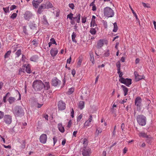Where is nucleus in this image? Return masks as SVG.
<instances>
[{
  "mask_svg": "<svg viewBox=\"0 0 156 156\" xmlns=\"http://www.w3.org/2000/svg\"><path fill=\"white\" fill-rule=\"evenodd\" d=\"M23 66L26 69L25 71L28 73H31L30 69V65L29 64H25L23 65Z\"/></svg>",
  "mask_w": 156,
  "mask_h": 156,
  "instance_id": "nucleus-16",
  "label": "nucleus"
},
{
  "mask_svg": "<svg viewBox=\"0 0 156 156\" xmlns=\"http://www.w3.org/2000/svg\"><path fill=\"white\" fill-rule=\"evenodd\" d=\"M74 111L73 108H72V111L71 112L70 114H71V117L72 118L74 117Z\"/></svg>",
  "mask_w": 156,
  "mask_h": 156,
  "instance_id": "nucleus-55",
  "label": "nucleus"
},
{
  "mask_svg": "<svg viewBox=\"0 0 156 156\" xmlns=\"http://www.w3.org/2000/svg\"><path fill=\"white\" fill-rule=\"evenodd\" d=\"M15 100L16 99L15 98L12 97H10L9 98L8 101L10 104H11L15 102Z\"/></svg>",
  "mask_w": 156,
  "mask_h": 156,
  "instance_id": "nucleus-28",
  "label": "nucleus"
},
{
  "mask_svg": "<svg viewBox=\"0 0 156 156\" xmlns=\"http://www.w3.org/2000/svg\"><path fill=\"white\" fill-rule=\"evenodd\" d=\"M80 14L78 13L76 14V16L73 17V19H75L77 23H79L80 22Z\"/></svg>",
  "mask_w": 156,
  "mask_h": 156,
  "instance_id": "nucleus-22",
  "label": "nucleus"
},
{
  "mask_svg": "<svg viewBox=\"0 0 156 156\" xmlns=\"http://www.w3.org/2000/svg\"><path fill=\"white\" fill-rule=\"evenodd\" d=\"M44 83L40 80L34 81L33 83V87L36 91H40L42 89Z\"/></svg>",
  "mask_w": 156,
  "mask_h": 156,
  "instance_id": "nucleus-2",
  "label": "nucleus"
},
{
  "mask_svg": "<svg viewBox=\"0 0 156 156\" xmlns=\"http://www.w3.org/2000/svg\"><path fill=\"white\" fill-rule=\"evenodd\" d=\"M90 32L92 35H94L96 34V30L95 28H91L90 31Z\"/></svg>",
  "mask_w": 156,
  "mask_h": 156,
  "instance_id": "nucleus-37",
  "label": "nucleus"
},
{
  "mask_svg": "<svg viewBox=\"0 0 156 156\" xmlns=\"http://www.w3.org/2000/svg\"><path fill=\"white\" fill-rule=\"evenodd\" d=\"M44 5L45 6V9H48L53 7V5L52 3L49 1L47 2L46 4H44Z\"/></svg>",
  "mask_w": 156,
  "mask_h": 156,
  "instance_id": "nucleus-20",
  "label": "nucleus"
},
{
  "mask_svg": "<svg viewBox=\"0 0 156 156\" xmlns=\"http://www.w3.org/2000/svg\"><path fill=\"white\" fill-rule=\"evenodd\" d=\"M105 41H107L104 39H100L97 42L96 47L98 49L101 48L104 45Z\"/></svg>",
  "mask_w": 156,
  "mask_h": 156,
  "instance_id": "nucleus-13",
  "label": "nucleus"
},
{
  "mask_svg": "<svg viewBox=\"0 0 156 156\" xmlns=\"http://www.w3.org/2000/svg\"><path fill=\"white\" fill-rule=\"evenodd\" d=\"M146 138L147 139L146 141L148 144H151L153 140V139L152 137H149L148 136V137Z\"/></svg>",
  "mask_w": 156,
  "mask_h": 156,
  "instance_id": "nucleus-36",
  "label": "nucleus"
},
{
  "mask_svg": "<svg viewBox=\"0 0 156 156\" xmlns=\"http://www.w3.org/2000/svg\"><path fill=\"white\" fill-rule=\"evenodd\" d=\"M47 137L46 134H43L40 137V141L42 144H45L47 140Z\"/></svg>",
  "mask_w": 156,
  "mask_h": 156,
  "instance_id": "nucleus-11",
  "label": "nucleus"
},
{
  "mask_svg": "<svg viewBox=\"0 0 156 156\" xmlns=\"http://www.w3.org/2000/svg\"><path fill=\"white\" fill-rule=\"evenodd\" d=\"M105 16L108 17H112L114 15L113 10L111 8L108 7L105 8L104 9Z\"/></svg>",
  "mask_w": 156,
  "mask_h": 156,
  "instance_id": "nucleus-3",
  "label": "nucleus"
},
{
  "mask_svg": "<svg viewBox=\"0 0 156 156\" xmlns=\"http://www.w3.org/2000/svg\"><path fill=\"white\" fill-rule=\"evenodd\" d=\"M50 42L52 44H55L56 45H57V44L55 39L53 38H52L50 39Z\"/></svg>",
  "mask_w": 156,
  "mask_h": 156,
  "instance_id": "nucleus-43",
  "label": "nucleus"
},
{
  "mask_svg": "<svg viewBox=\"0 0 156 156\" xmlns=\"http://www.w3.org/2000/svg\"><path fill=\"white\" fill-rule=\"evenodd\" d=\"M17 15V14L16 13H14L12 14L10 16V18L13 19H14L16 17Z\"/></svg>",
  "mask_w": 156,
  "mask_h": 156,
  "instance_id": "nucleus-46",
  "label": "nucleus"
},
{
  "mask_svg": "<svg viewBox=\"0 0 156 156\" xmlns=\"http://www.w3.org/2000/svg\"><path fill=\"white\" fill-rule=\"evenodd\" d=\"M91 153V149L89 147H84L82 151V154L83 156H90Z\"/></svg>",
  "mask_w": 156,
  "mask_h": 156,
  "instance_id": "nucleus-6",
  "label": "nucleus"
},
{
  "mask_svg": "<svg viewBox=\"0 0 156 156\" xmlns=\"http://www.w3.org/2000/svg\"><path fill=\"white\" fill-rule=\"evenodd\" d=\"M3 9L5 13H8L9 12V7L3 8Z\"/></svg>",
  "mask_w": 156,
  "mask_h": 156,
  "instance_id": "nucleus-44",
  "label": "nucleus"
},
{
  "mask_svg": "<svg viewBox=\"0 0 156 156\" xmlns=\"http://www.w3.org/2000/svg\"><path fill=\"white\" fill-rule=\"evenodd\" d=\"M58 127L59 130L62 133L64 132L65 129L64 127L62 126V125L61 124H59L58 125Z\"/></svg>",
  "mask_w": 156,
  "mask_h": 156,
  "instance_id": "nucleus-24",
  "label": "nucleus"
},
{
  "mask_svg": "<svg viewBox=\"0 0 156 156\" xmlns=\"http://www.w3.org/2000/svg\"><path fill=\"white\" fill-rule=\"evenodd\" d=\"M58 52V49L56 48H52L50 51V54L52 57H54L56 56Z\"/></svg>",
  "mask_w": 156,
  "mask_h": 156,
  "instance_id": "nucleus-14",
  "label": "nucleus"
},
{
  "mask_svg": "<svg viewBox=\"0 0 156 156\" xmlns=\"http://www.w3.org/2000/svg\"><path fill=\"white\" fill-rule=\"evenodd\" d=\"M95 18L96 17L94 16L93 15L92 16L91 22L95 21Z\"/></svg>",
  "mask_w": 156,
  "mask_h": 156,
  "instance_id": "nucleus-63",
  "label": "nucleus"
},
{
  "mask_svg": "<svg viewBox=\"0 0 156 156\" xmlns=\"http://www.w3.org/2000/svg\"><path fill=\"white\" fill-rule=\"evenodd\" d=\"M32 4L33 6L34 7V9H37L38 8L39 5L40 3L38 2L36 0H34L32 1Z\"/></svg>",
  "mask_w": 156,
  "mask_h": 156,
  "instance_id": "nucleus-18",
  "label": "nucleus"
},
{
  "mask_svg": "<svg viewBox=\"0 0 156 156\" xmlns=\"http://www.w3.org/2000/svg\"><path fill=\"white\" fill-rule=\"evenodd\" d=\"M29 27L31 29H34L36 28V24L34 22L31 23Z\"/></svg>",
  "mask_w": 156,
  "mask_h": 156,
  "instance_id": "nucleus-31",
  "label": "nucleus"
},
{
  "mask_svg": "<svg viewBox=\"0 0 156 156\" xmlns=\"http://www.w3.org/2000/svg\"><path fill=\"white\" fill-rule=\"evenodd\" d=\"M116 66L117 68L118 73H119L120 72L121 64L119 61L118 62L116 63Z\"/></svg>",
  "mask_w": 156,
  "mask_h": 156,
  "instance_id": "nucleus-27",
  "label": "nucleus"
},
{
  "mask_svg": "<svg viewBox=\"0 0 156 156\" xmlns=\"http://www.w3.org/2000/svg\"><path fill=\"white\" fill-rule=\"evenodd\" d=\"M93 120V117L91 115H89V119L86 121L84 124V126H89V125L90 124L91 121Z\"/></svg>",
  "mask_w": 156,
  "mask_h": 156,
  "instance_id": "nucleus-15",
  "label": "nucleus"
},
{
  "mask_svg": "<svg viewBox=\"0 0 156 156\" xmlns=\"http://www.w3.org/2000/svg\"><path fill=\"white\" fill-rule=\"evenodd\" d=\"M139 136L140 137H141L143 138H147L148 135L145 133L143 132H140L139 134Z\"/></svg>",
  "mask_w": 156,
  "mask_h": 156,
  "instance_id": "nucleus-26",
  "label": "nucleus"
},
{
  "mask_svg": "<svg viewBox=\"0 0 156 156\" xmlns=\"http://www.w3.org/2000/svg\"><path fill=\"white\" fill-rule=\"evenodd\" d=\"M114 28L112 31L114 32H116L118 30V27L117 26V23L115 22L113 23Z\"/></svg>",
  "mask_w": 156,
  "mask_h": 156,
  "instance_id": "nucleus-29",
  "label": "nucleus"
},
{
  "mask_svg": "<svg viewBox=\"0 0 156 156\" xmlns=\"http://www.w3.org/2000/svg\"><path fill=\"white\" fill-rule=\"evenodd\" d=\"M81 141L83 142V144L84 146L85 147H86L88 141L87 139L84 138L83 140H81Z\"/></svg>",
  "mask_w": 156,
  "mask_h": 156,
  "instance_id": "nucleus-30",
  "label": "nucleus"
},
{
  "mask_svg": "<svg viewBox=\"0 0 156 156\" xmlns=\"http://www.w3.org/2000/svg\"><path fill=\"white\" fill-rule=\"evenodd\" d=\"M73 15L72 13H70L67 15V18H69L71 20H72L73 18Z\"/></svg>",
  "mask_w": 156,
  "mask_h": 156,
  "instance_id": "nucleus-41",
  "label": "nucleus"
},
{
  "mask_svg": "<svg viewBox=\"0 0 156 156\" xmlns=\"http://www.w3.org/2000/svg\"><path fill=\"white\" fill-rule=\"evenodd\" d=\"M82 22L83 23H85L87 21V17H83L82 18Z\"/></svg>",
  "mask_w": 156,
  "mask_h": 156,
  "instance_id": "nucleus-49",
  "label": "nucleus"
},
{
  "mask_svg": "<svg viewBox=\"0 0 156 156\" xmlns=\"http://www.w3.org/2000/svg\"><path fill=\"white\" fill-rule=\"evenodd\" d=\"M76 33L74 32H73L72 35V41L75 43H77V41L76 39H75V38L76 37Z\"/></svg>",
  "mask_w": 156,
  "mask_h": 156,
  "instance_id": "nucleus-23",
  "label": "nucleus"
},
{
  "mask_svg": "<svg viewBox=\"0 0 156 156\" xmlns=\"http://www.w3.org/2000/svg\"><path fill=\"white\" fill-rule=\"evenodd\" d=\"M97 26V24L95 23V21L91 22H90V26L94 27L95 26Z\"/></svg>",
  "mask_w": 156,
  "mask_h": 156,
  "instance_id": "nucleus-52",
  "label": "nucleus"
},
{
  "mask_svg": "<svg viewBox=\"0 0 156 156\" xmlns=\"http://www.w3.org/2000/svg\"><path fill=\"white\" fill-rule=\"evenodd\" d=\"M121 87L122 88V90L124 93V95L126 96L127 94L128 91V89L125 86L122 85Z\"/></svg>",
  "mask_w": 156,
  "mask_h": 156,
  "instance_id": "nucleus-21",
  "label": "nucleus"
},
{
  "mask_svg": "<svg viewBox=\"0 0 156 156\" xmlns=\"http://www.w3.org/2000/svg\"><path fill=\"white\" fill-rule=\"evenodd\" d=\"M23 32L25 34L28 35V33L27 31V29L26 26H24L23 27Z\"/></svg>",
  "mask_w": 156,
  "mask_h": 156,
  "instance_id": "nucleus-47",
  "label": "nucleus"
},
{
  "mask_svg": "<svg viewBox=\"0 0 156 156\" xmlns=\"http://www.w3.org/2000/svg\"><path fill=\"white\" fill-rule=\"evenodd\" d=\"M72 74L73 76L74 77V76L75 74L76 73V71L74 69H73L72 70Z\"/></svg>",
  "mask_w": 156,
  "mask_h": 156,
  "instance_id": "nucleus-61",
  "label": "nucleus"
},
{
  "mask_svg": "<svg viewBox=\"0 0 156 156\" xmlns=\"http://www.w3.org/2000/svg\"><path fill=\"white\" fill-rule=\"evenodd\" d=\"M90 61L94 64V56L93 53L91 52L90 53Z\"/></svg>",
  "mask_w": 156,
  "mask_h": 156,
  "instance_id": "nucleus-34",
  "label": "nucleus"
},
{
  "mask_svg": "<svg viewBox=\"0 0 156 156\" xmlns=\"http://www.w3.org/2000/svg\"><path fill=\"white\" fill-rule=\"evenodd\" d=\"M21 54V49H19L17 50L15 53V54L16 55V57H19V56Z\"/></svg>",
  "mask_w": 156,
  "mask_h": 156,
  "instance_id": "nucleus-35",
  "label": "nucleus"
},
{
  "mask_svg": "<svg viewBox=\"0 0 156 156\" xmlns=\"http://www.w3.org/2000/svg\"><path fill=\"white\" fill-rule=\"evenodd\" d=\"M101 132L102 129L101 128H99L97 129L96 133H97L98 134L101 133Z\"/></svg>",
  "mask_w": 156,
  "mask_h": 156,
  "instance_id": "nucleus-50",
  "label": "nucleus"
},
{
  "mask_svg": "<svg viewBox=\"0 0 156 156\" xmlns=\"http://www.w3.org/2000/svg\"><path fill=\"white\" fill-rule=\"evenodd\" d=\"M23 110L21 107L16 106L12 109V112L16 116H21L23 115Z\"/></svg>",
  "mask_w": 156,
  "mask_h": 156,
  "instance_id": "nucleus-1",
  "label": "nucleus"
},
{
  "mask_svg": "<svg viewBox=\"0 0 156 156\" xmlns=\"http://www.w3.org/2000/svg\"><path fill=\"white\" fill-rule=\"evenodd\" d=\"M71 124H72V122L71 120H70L68 123L67 126V127H68L69 128L71 126Z\"/></svg>",
  "mask_w": 156,
  "mask_h": 156,
  "instance_id": "nucleus-58",
  "label": "nucleus"
},
{
  "mask_svg": "<svg viewBox=\"0 0 156 156\" xmlns=\"http://www.w3.org/2000/svg\"><path fill=\"white\" fill-rule=\"evenodd\" d=\"M60 83L61 81H59L58 79H53L52 80V84L53 86H56Z\"/></svg>",
  "mask_w": 156,
  "mask_h": 156,
  "instance_id": "nucleus-17",
  "label": "nucleus"
},
{
  "mask_svg": "<svg viewBox=\"0 0 156 156\" xmlns=\"http://www.w3.org/2000/svg\"><path fill=\"white\" fill-rule=\"evenodd\" d=\"M32 44L33 46L34 47H37L38 45V42L37 41L36 39L34 40L32 42Z\"/></svg>",
  "mask_w": 156,
  "mask_h": 156,
  "instance_id": "nucleus-40",
  "label": "nucleus"
},
{
  "mask_svg": "<svg viewBox=\"0 0 156 156\" xmlns=\"http://www.w3.org/2000/svg\"><path fill=\"white\" fill-rule=\"evenodd\" d=\"M71 57L70 56L69 58L67 59V62L69 64H70L71 62Z\"/></svg>",
  "mask_w": 156,
  "mask_h": 156,
  "instance_id": "nucleus-60",
  "label": "nucleus"
},
{
  "mask_svg": "<svg viewBox=\"0 0 156 156\" xmlns=\"http://www.w3.org/2000/svg\"><path fill=\"white\" fill-rule=\"evenodd\" d=\"M69 6L72 9H74V5L73 3H69Z\"/></svg>",
  "mask_w": 156,
  "mask_h": 156,
  "instance_id": "nucleus-51",
  "label": "nucleus"
},
{
  "mask_svg": "<svg viewBox=\"0 0 156 156\" xmlns=\"http://www.w3.org/2000/svg\"><path fill=\"white\" fill-rule=\"evenodd\" d=\"M142 99L139 97H137L135 100V105L136 106V110L140 111L141 108Z\"/></svg>",
  "mask_w": 156,
  "mask_h": 156,
  "instance_id": "nucleus-5",
  "label": "nucleus"
},
{
  "mask_svg": "<svg viewBox=\"0 0 156 156\" xmlns=\"http://www.w3.org/2000/svg\"><path fill=\"white\" fill-rule=\"evenodd\" d=\"M74 90V88L73 87H71L69 89V90L68 91V94H72Z\"/></svg>",
  "mask_w": 156,
  "mask_h": 156,
  "instance_id": "nucleus-38",
  "label": "nucleus"
},
{
  "mask_svg": "<svg viewBox=\"0 0 156 156\" xmlns=\"http://www.w3.org/2000/svg\"><path fill=\"white\" fill-rule=\"evenodd\" d=\"M53 143H54V145L56 143L57 141V139L56 137H53Z\"/></svg>",
  "mask_w": 156,
  "mask_h": 156,
  "instance_id": "nucleus-56",
  "label": "nucleus"
},
{
  "mask_svg": "<svg viewBox=\"0 0 156 156\" xmlns=\"http://www.w3.org/2000/svg\"><path fill=\"white\" fill-rule=\"evenodd\" d=\"M129 6L130 8V9L132 11V12L133 14V15H135V14H136V13L134 11L133 9L132 8L131 6L130 5H129Z\"/></svg>",
  "mask_w": 156,
  "mask_h": 156,
  "instance_id": "nucleus-59",
  "label": "nucleus"
},
{
  "mask_svg": "<svg viewBox=\"0 0 156 156\" xmlns=\"http://www.w3.org/2000/svg\"><path fill=\"white\" fill-rule=\"evenodd\" d=\"M84 102L83 101H80L79 105V108L81 109H82L84 107Z\"/></svg>",
  "mask_w": 156,
  "mask_h": 156,
  "instance_id": "nucleus-39",
  "label": "nucleus"
},
{
  "mask_svg": "<svg viewBox=\"0 0 156 156\" xmlns=\"http://www.w3.org/2000/svg\"><path fill=\"white\" fill-rule=\"evenodd\" d=\"M109 55L110 52L109 50H107L104 53V56L105 57H107L109 56Z\"/></svg>",
  "mask_w": 156,
  "mask_h": 156,
  "instance_id": "nucleus-42",
  "label": "nucleus"
},
{
  "mask_svg": "<svg viewBox=\"0 0 156 156\" xmlns=\"http://www.w3.org/2000/svg\"><path fill=\"white\" fill-rule=\"evenodd\" d=\"M11 53V51L9 50L4 55V58H8L10 55Z\"/></svg>",
  "mask_w": 156,
  "mask_h": 156,
  "instance_id": "nucleus-32",
  "label": "nucleus"
},
{
  "mask_svg": "<svg viewBox=\"0 0 156 156\" xmlns=\"http://www.w3.org/2000/svg\"><path fill=\"white\" fill-rule=\"evenodd\" d=\"M83 117V115L82 114H80L77 118V122H79Z\"/></svg>",
  "mask_w": 156,
  "mask_h": 156,
  "instance_id": "nucleus-45",
  "label": "nucleus"
},
{
  "mask_svg": "<svg viewBox=\"0 0 156 156\" xmlns=\"http://www.w3.org/2000/svg\"><path fill=\"white\" fill-rule=\"evenodd\" d=\"M43 23L45 25H49V23L48 22L47 20L46 16L45 15H44L43 16Z\"/></svg>",
  "mask_w": 156,
  "mask_h": 156,
  "instance_id": "nucleus-33",
  "label": "nucleus"
},
{
  "mask_svg": "<svg viewBox=\"0 0 156 156\" xmlns=\"http://www.w3.org/2000/svg\"><path fill=\"white\" fill-rule=\"evenodd\" d=\"M33 16V14L31 12L27 11L24 14V18L26 20H29Z\"/></svg>",
  "mask_w": 156,
  "mask_h": 156,
  "instance_id": "nucleus-8",
  "label": "nucleus"
},
{
  "mask_svg": "<svg viewBox=\"0 0 156 156\" xmlns=\"http://www.w3.org/2000/svg\"><path fill=\"white\" fill-rule=\"evenodd\" d=\"M4 120L5 123L8 124H10L12 122L11 117L9 115H5L4 117Z\"/></svg>",
  "mask_w": 156,
  "mask_h": 156,
  "instance_id": "nucleus-12",
  "label": "nucleus"
},
{
  "mask_svg": "<svg viewBox=\"0 0 156 156\" xmlns=\"http://www.w3.org/2000/svg\"><path fill=\"white\" fill-rule=\"evenodd\" d=\"M45 9V6L44 4L42 3L38 8V9L36 12V13L37 15H40L42 14L44 11V10Z\"/></svg>",
  "mask_w": 156,
  "mask_h": 156,
  "instance_id": "nucleus-9",
  "label": "nucleus"
},
{
  "mask_svg": "<svg viewBox=\"0 0 156 156\" xmlns=\"http://www.w3.org/2000/svg\"><path fill=\"white\" fill-rule=\"evenodd\" d=\"M127 151V149L126 147H125L123 150V153L124 154H125L126 153Z\"/></svg>",
  "mask_w": 156,
  "mask_h": 156,
  "instance_id": "nucleus-64",
  "label": "nucleus"
},
{
  "mask_svg": "<svg viewBox=\"0 0 156 156\" xmlns=\"http://www.w3.org/2000/svg\"><path fill=\"white\" fill-rule=\"evenodd\" d=\"M136 119L139 125L144 126L146 124L147 119L146 117L143 115H138L137 116Z\"/></svg>",
  "mask_w": 156,
  "mask_h": 156,
  "instance_id": "nucleus-4",
  "label": "nucleus"
},
{
  "mask_svg": "<svg viewBox=\"0 0 156 156\" xmlns=\"http://www.w3.org/2000/svg\"><path fill=\"white\" fill-rule=\"evenodd\" d=\"M119 81L128 87L131 84L132 80L131 79H119Z\"/></svg>",
  "mask_w": 156,
  "mask_h": 156,
  "instance_id": "nucleus-7",
  "label": "nucleus"
},
{
  "mask_svg": "<svg viewBox=\"0 0 156 156\" xmlns=\"http://www.w3.org/2000/svg\"><path fill=\"white\" fill-rule=\"evenodd\" d=\"M38 59V56L37 55H35L32 56L30 58V60L34 62H36Z\"/></svg>",
  "mask_w": 156,
  "mask_h": 156,
  "instance_id": "nucleus-19",
  "label": "nucleus"
},
{
  "mask_svg": "<svg viewBox=\"0 0 156 156\" xmlns=\"http://www.w3.org/2000/svg\"><path fill=\"white\" fill-rule=\"evenodd\" d=\"M43 86L44 88L46 90H48L50 88V85L48 82H45L44 83Z\"/></svg>",
  "mask_w": 156,
  "mask_h": 156,
  "instance_id": "nucleus-25",
  "label": "nucleus"
},
{
  "mask_svg": "<svg viewBox=\"0 0 156 156\" xmlns=\"http://www.w3.org/2000/svg\"><path fill=\"white\" fill-rule=\"evenodd\" d=\"M58 107L59 110H64L66 108V104L62 101H60L58 102Z\"/></svg>",
  "mask_w": 156,
  "mask_h": 156,
  "instance_id": "nucleus-10",
  "label": "nucleus"
},
{
  "mask_svg": "<svg viewBox=\"0 0 156 156\" xmlns=\"http://www.w3.org/2000/svg\"><path fill=\"white\" fill-rule=\"evenodd\" d=\"M16 6L15 5H11L10 7V10L11 11L14 9H16Z\"/></svg>",
  "mask_w": 156,
  "mask_h": 156,
  "instance_id": "nucleus-53",
  "label": "nucleus"
},
{
  "mask_svg": "<svg viewBox=\"0 0 156 156\" xmlns=\"http://www.w3.org/2000/svg\"><path fill=\"white\" fill-rule=\"evenodd\" d=\"M4 115V112H2L0 111V119H2Z\"/></svg>",
  "mask_w": 156,
  "mask_h": 156,
  "instance_id": "nucleus-54",
  "label": "nucleus"
},
{
  "mask_svg": "<svg viewBox=\"0 0 156 156\" xmlns=\"http://www.w3.org/2000/svg\"><path fill=\"white\" fill-rule=\"evenodd\" d=\"M82 62V60L81 59H80L79 60L78 62L77 63V67L79 68L80 67L81 63Z\"/></svg>",
  "mask_w": 156,
  "mask_h": 156,
  "instance_id": "nucleus-48",
  "label": "nucleus"
},
{
  "mask_svg": "<svg viewBox=\"0 0 156 156\" xmlns=\"http://www.w3.org/2000/svg\"><path fill=\"white\" fill-rule=\"evenodd\" d=\"M17 45H15L13 47L12 49H13V52L15 51L16 50V48H17Z\"/></svg>",
  "mask_w": 156,
  "mask_h": 156,
  "instance_id": "nucleus-57",
  "label": "nucleus"
},
{
  "mask_svg": "<svg viewBox=\"0 0 156 156\" xmlns=\"http://www.w3.org/2000/svg\"><path fill=\"white\" fill-rule=\"evenodd\" d=\"M134 73L135 78H136L139 75L137 72L135 71Z\"/></svg>",
  "mask_w": 156,
  "mask_h": 156,
  "instance_id": "nucleus-62",
  "label": "nucleus"
}]
</instances>
